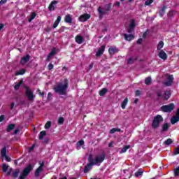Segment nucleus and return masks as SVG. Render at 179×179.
<instances>
[{
    "instance_id": "nucleus-5",
    "label": "nucleus",
    "mask_w": 179,
    "mask_h": 179,
    "mask_svg": "<svg viewBox=\"0 0 179 179\" xmlns=\"http://www.w3.org/2000/svg\"><path fill=\"white\" fill-rule=\"evenodd\" d=\"M176 108L173 103H171L169 105H164L160 108V111L163 113H171L173 110Z\"/></svg>"
},
{
    "instance_id": "nucleus-16",
    "label": "nucleus",
    "mask_w": 179,
    "mask_h": 179,
    "mask_svg": "<svg viewBox=\"0 0 179 179\" xmlns=\"http://www.w3.org/2000/svg\"><path fill=\"white\" fill-rule=\"evenodd\" d=\"M62 18V17H61V15L57 16V20L53 23V25H52L53 29H57V27H58V25L59 24V22H61Z\"/></svg>"
},
{
    "instance_id": "nucleus-57",
    "label": "nucleus",
    "mask_w": 179,
    "mask_h": 179,
    "mask_svg": "<svg viewBox=\"0 0 179 179\" xmlns=\"http://www.w3.org/2000/svg\"><path fill=\"white\" fill-rule=\"evenodd\" d=\"M94 65V63H91V64L89 65V71H90L91 69H93Z\"/></svg>"
},
{
    "instance_id": "nucleus-21",
    "label": "nucleus",
    "mask_w": 179,
    "mask_h": 179,
    "mask_svg": "<svg viewBox=\"0 0 179 179\" xmlns=\"http://www.w3.org/2000/svg\"><path fill=\"white\" fill-rule=\"evenodd\" d=\"M166 9H167V6H163L162 9L159 10V13L161 17H163V16H164V13H166Z\"/></svg>"
},
{
    "instance_id": "nucleus-38",
    "label": "nucleus",
    "mask_w": 179,
    "mask_h": 179,
    "mask_svg": "<svg viewBox=\"0 0 179 179\" xmlns=\"http://www.w3.org/2000/svg\"><path fill=\"white\" fill-rule=\"evenodd\" d=\"M36 16H37V14L35 12L32 13L30 15V17L28 19V22H31V20H33Z\"/></svg>"
},
{
    "instance_id": "nucleus-2",
    "label": "nucleus",
    "mask_w": 179,
    "mask_h": 179,
    "mask_svg": "<svg viewBox=\"0 0 179 179\" xmlns=\"http://www.w3.org/2000/svg\"><path fill=\"white\" fill-rule=\"evenodd\" d=\"M68 87H69V80L67 78H64L62 82L59 83L53 88V90L55 93L60 94V96H66Z\"/></svg>"
},
{
    "instance_id": "nucleus-54",
    "label": "nucleus",
    "mask_w": 179,
    "mask_h": 179,
    "mask_svg": "<svg viewBox=\"0 0 179 179\" xmlns=\"http://www.w3.org/2000/svg\"><path fill=\"white\" fill-rule=\"evenodd\" d=\"M36 147L35 144H33L31 147L29 148V152H31L32 150H34V148Z\"/></svg>"
},
{
    "instance_id": "nucleus-55",
    "label": "nucleus",
    "mask_w": 179,
    "mask_h": 179,
    "mask_svg": "<svg viewBox=\"0 0 179 179\" xmlns=\"http://www.w3.org/2000/svg\"><path fill=\"white\" fill-rule=\"evenodd\" d=\"M142 41H143V39L142 38H140L137 40L136 43L137 44H142Z\"/></svg>"
},
{
    "instance_id": "nucleus-31",
    "label": "nucleus",
    "mask_w": 179,
    "mask_h": 179,
    "mask_svg": "<svg viewBox=\"0 0 179 179\" xmlns=\"http://www.w3.org/2000/svg\"><path fill=\"white\" fill-rule=\"evenodd\" d=\"M107 92H108V90L107 88H103L99 91V96H104Z\"/></svg>"
},
{
    "instance_id": "nucleus-35",
    "label": "nucleus",
    "mask_w": 179,
    "mask_h": 179,
    "mask_svg": "<svg viewBox=\"0 0 179 179\" xmlns=\"http://www.w3.org/2000/svg\"><path fill=\"white\" fill-rule=\"evenodd\" d=\"M19 173H20V171L19 169H15V171L13 173V177L14 178H17V177H19Z\"/></svg>"
},
{
    "instance_id": "nucleus-18",
    "label": "nucleus",
    "mask_w": 179,
    "mask_h": 179,
    "mask_svg": "<svg viewBox=\"0 0 179 179\" xmlns=\"http://www.w3.org/2000/svg\"><path fill=\"white\" fill-rule=\"evenodd\" d=\"M171 96V91L166 90L164 92V100L166 101V100L169 99Z\"/></svg>"
},
{
    "instance_id": "nucleus-23",
    "label": "nucleus",
    "mask_w": 179,
    "mask_h": 179,
    "mask_svg": "<svg viewBox=\"0 0 179 179\" xmlns=\"http://www.w3.org/2000/svg\"><path fill=\"white\" fill-rule=\"evenodd\" d=\"M64 22L65 23H72V17L71 15H66L64 17Z\"/></svg>"
},
{
    "instance_id": "nucleus-46",
    "label": "nucleus",
    "mask_w": 179,
    "mask_h": 179,
    "mask_svg": "<svg viewBox=\"0 0 179 179\" xmlns=\"http://www.w3.org/2000/svg\"><path fill=\"white\" fill-rule=\"evenodd\" d=\"M151 3H153V0H147L145 2V5H146L147 6H149V5H151Z\"/></svg>"
},
{
    "instance_id": "nucleus-41",
    "label": "nucleus",
    "mask_w": 179,
    "mask_h": 179,
    "mask_svg": "<svg viewBox=\"0 0 179 179\" xmlns=\"http://www.w3.org/2000/svg\"><path fill=\"white\" fill-rule=\"evenodd\" d=\"M64 121H65V119H64V117H60L58 119V124L59 125H62V124H64Z\"/></svg>"
},
{
    "instance_id": "nucleus-3",
    "label": "nucleus",
    "mask_w": 179,
    "mask_h": 179,
    "mask_svg": "<svg viewBox=\"0 0 179 179\" xmlns=\"http://www.w3.org/2000/svg\"><path fill=\"white\" fill-rule=\"evenodd\" d=\"M111 6H113V3H109L108 4H106L103 8H101V6H99L97 9L98 13L99 14V17H101V16H104V15H108V12L111 10Z\"/></svg>"
},
{
    "instance_id": "nucleus-50",
    "label": "nucleus",
    "mask_w": 179,
    "mask_h": 179,
    "mask_svg": "<svg viewBox=\"0 0 179 179\" xmlns=\"http://www.w3.org/2000/svg\"><path fill=\"white\" fill-rule=\"evenodd\" d=\"M168 16H169V17H173V16H174V11H173V10L169 11L168 13Z\"/></svg>"
},
{
    "instance_id": "nucleus-8",
    "label": "nucleus",
    "mask_w": 179,
    "mask_h": 179,
    "mask_svg": "<svg viewBox=\"0 0 179 179\" xmlns=\"http://www.w3.org/2000/svg\"><path fill=\"white\" fill-rule=\"evenodd\" d=\"M34 168V166L33 165H31V164H29L27 167H25L24 169V170L22 171V173L24 174V176H29V174H30V171H31V170H33V169Z\"/></svg>"
},
{
    "instance_id": "nucleus-60",
    "label": "nucleus",
    "mask_w": 179,
    "mask_h": 179,
    "mask_svg": "<svg viewBox=\"0 0 179 179\" xmlns=\"http://www.w3.org/2000/svg\"><path fill=\"white\" fill-rule=\"evenodd\" d=\"M148 36V31H145L143 34V38H146V36Z\"/></svg>"
},
{
    "instance_id": "nucleus-51",
    "label": "nucleus",
    "mask_w": 179,
    "mask_h": 179,
    "mask_svg": "<svg viewBox=\"0 0 179 179\" xmlns=\"http://www.w3.org/2000/svg\"><path fill=\"white\" fill-rule=\"evenodd\" d=\"M173 153L175 155H179V147L176 148L174 151Z\"/></svg>"
},
{
    "instance_id": "nucleus-44",
    "label": "nucleus",
    "mask_w": 179,
    "mask_h": 179,
    "mask_svg": "<svg viewBox=\"0 0 179 179\" xmlns=\"http://www.w3.org/2000/svg\"><path fill=\"white\" fill-rule=\"evenodd\" d=\"M83 145H85V141H83V140H80V141L77 143V145H78V146H83Z\"/></svg>"
},
{
    "instance_id": "nucleus-37",
    "label": "nucleus",
    "mask_w": 179,
    "mask_h": 179,
    "mask_svg": "<svg viewBox=\"0 0 179 179\" xmlns=\"http://www.w3.org/2000/svg\"><path fill=\"white\" fill-rule=\"evenodd\" d=\"M115 132H121V129L113 128L110 131V134H115Z\"/></svg>"
},
{
    "instance_id": "nucleus-52",
    "label": "nucleus",
    "mask_w": 179,
    "mask_h": 179,
    "mask_svg": "<svg viewBox=\"0 0 179 179\" xmlns=\"http://www.w3.org/2000/svg\"><path fill=\"white\" fill-rule=\"evenodd\" d=\"M135 59H132V57H130L128 61H127V64H134Z\"/></svg>"
},
{
    "instance_id": "nucleus-25",
    "label": "nucleus",
    "mask_w": 179,
    "mask_h": 179,
    "mask_svg": "<svg viewBox=\"0 0 179 179\" xmlns=\"http://www.w3.org/2000/svg\"><path fill=\"white\" fill-rule=\"evenodd\" d=\"M24 73H26V69H22L20 71H16L15 75V76H19V75H24Z\"/></svg>"
},
{
    "instance_id": "nucleus-10",
    "label": "nucleus",
    "mask_w": 179,
    "mask_h": 179,
    "mask_svg": "<svg viewBox=\"0 0 179 179\" xmlns=\"http://www.w3.org/2000/svg\"><path fill=\"white\" fill-rule=\"evenodd\" d=\"M43 167H44V162L41 163L39 167L35 171V177H38L40 176V173H42L43 171Z\"/></svg>"
},
{
    "instance_id": "nucleus-53",
    "label": "nucleus",
    "mask_w": 179,
    "mask_h": 179,
    "mask_svg": "<svg viewBox=\"0 0 179 179\" xmlns=\"http://www.w3.org/2000/svg\"><path fill=\"white\" fill-rule=\"evenodd\" d=\"M26 177H27V176L22 173L19 177V179H25Z\"/></svg>"
},
{
    "instance_id": "nucleus-64",
    "label": "nucleus",
    "mask_w": 179,
    "mask_h": 179,
    "mask_svg": "<svg viewBox=\"0 0 179 179\" xmlns=\"http://www.w3.org/2000/svg\"><path fill=\"white\" fill-rule=\"evenodd\" d=\"M4 26L5 25L3 24H0V31L3 29Z\"/></svg>"
},
{
    "instance_id": "nucleus-22",
    "label": "nucleus",
    "mask_w": 179,
    "mask_h": 179,
    "mask_svg": "<svg viewBox=\"0 0 179 179\" xmlns=\"http://www.w3.org/2000/svg\"><path fill=\"white\" fill-rule=\"evenodd\" d=\"M170 128V125L169 123H164L162 125V129L161 130V132H166V131H169V129Z\"/></svg>"
},
{
    "instance_id": "nucleus-30",
    "label": "nucleus",
    "mask_w": 179,
    "mask_h": 179,
    "mask_svg": "<svg viewBox=\"0 0 179 179\" xmlns=\"http://www.w3.org/2000/svg\"><path fill=\"white\" fill-rule=\"evenodd\" d=\"M128 149H131V145H124L122 148V150L120 151V153H125Z\"/></svg>"
},
{
    "instance_id": "nucleus-24",
    "label": "nucleus",
    "mask_w": 179,
    "mask_h": 179,
    "mask_svg": "<svg viewBox=\"0 0 179 179\" xmlns=\"http://www.w3.org/2000/svg\"><path fill=\"white\" fill-rule=\"evenodd\" d=\"M179 121V117L177 116H173L171 119V124H172V125H174V124H177V122H178Z\"/></svg>"
},
{
    "instance_id": "nucleus-49",
    "label": "nucleus",
    "mask_w": 179,
    "mask_h": 179,
    "mask_svg": "<svg viewBox=\"0 0 179 179\" xmlns=\"http://www.w3.org/2000/svg\"><path fill=\"white\" fill-rule=\"evenodd\" d=\"M155 93H156L158 98L163 97V95L162 94V92L157 91Z\"/></svg>"
},
{
    "instance_id": "nucleus-26",
    "label": "nucleus",
    "mask_w": 179,
    "mask_h": 179,
    "mask_svg": "<svg viewBox=\"0 0 179 179\" xmlns=\"http://www.w3.org/2000/svg\"><path fill=\"white\" fill-rule=\"evenodd\" d=\"M127 104H128V98H125L124 101L122 102L121 107L122 110H125V108L127 107Z\"/></svg>"
},
{
    "instance_id": "nucleus-29",
    "label": "nucleus",
    "mask_w": 179,
    "mask_h": 179,
    "mask_svg": "<svg viewBox=\"0 0 179 179\" xmlns=\"http://www.w3.org/2000/svg\"><path fill=\"white\" fill-rule=\"evenodd\" d=\"M45 135H47V132L45 131H41L39 134L40 141H43V139H44V136H45Z\"/></svg>"
},
{
    "instance_id": "nucleus-6",
    "label": "nucleus",
    "mask_w": 179,
    "mask_h": 179,
    "mask_svg": "<svg viewBox=\"0 0 179 179\" xmlns=\"http://www.w3.org/2000/svg\"><path fill=\"white\" fill-rule=\"evenodd\" d=\"M24 89H25V94L28 100L29 101H33V100H34V94L33 93V92H31V90H30V88H29V87L25 86Z\"/></svg>"
},
{
    "instance_id": "nucleus-56",
    "label": "nucleus",
    "mask_w": 179,
    "mask_h": 179,
    "mask_svg": "<svg viewBox=\"0 0 179 179\" xmlns=\"http://www.w3.org/2000/svg\"><path fill=\"white\" fill-rule=\"evenodd\" d=\"M3 157H5L6 162H11V160H12V159H11L10 157H8V155H6V156Z\"/></svg>"
},
{
    "instance_id": "nucleus-17",
    "label": "nucleus",
    "mask_w": 179,
    "mask_h": 179,
    "mask_svg": "<svg viewBox=\"0 0 179 179\" xmlns=\"http://www.w3.org/2000/svg\"><path fill=\"white\" fill-rule=\"evenodd\" d=\"M158 56L161 58V59H164V61H165V59H167V54L166 53V52H164V50H161Z\"/></svg>"
},
{
    "instance_id": "nucleus-42",
    "label": "nucleus",
    "mask_w": 179,
    "mask_h": 179,
    "mask_svg": "<svg viewBox=\"0 0 179 179\" xmlns=\"http://www.w3.org/2000/svg\"><path fill=\"white\" fill-rule=\"evenodd\" d=\"M51 124H52L51 121H48L46 122V124H45V129H48L49 128H50L51 127Z\"/></svg>"
},
{
    "instance_id": "nucleus-19",
    "label": "nucleus",
    "mask_w": 179,
    "mask_h": 179,
    "mask_svg": "<svg viewBox=\"0 0 179 179\" xmlns=\"http://www.w3.org/2000/svg\"><path fill=\"white\" fill-rule=\"evenodd\" d=\"M124 40H127V41H131V40H134L135 38V36L132 34H124Z\"/></svg>"
},
{
    "instance_id": "nucleus-63",
    "label": "nucleus",
    "mask_w": 179,
    "mask_h": 179,
    "mask_svg": "<svg viewBox=\"0 0 179 179\" xmlns=\"http://www.w3.org/2000/svg\"><path fill=\"white\" fill-rule=\"evenodd\" d=\"M13 107H15V103L13 102L10 105V110H13Z\"/></svg>"
},
{
    "instance_id": "nucleus-47",
    "label": "nucleus",
    "mask_w": 179,
    "mask_h": 179,
    "mask_svg": "<svg viewBox=\"0 0 179 179\" xmlns=\"http://www.w3.org/2000/svg\"><path fill=\"white\" fill-rule=\"evenodd\" d=\"M48 71H51L52 69H54V64L52 63H50L48 66Z\"/></svg>"
},
{
    "instance_id": "nucleus-27",
    "label": "nucleus",
    "mask_w": 179,
    "mask_h": 179,
    "mask_svg": "<svg viewBox=\"0 0 179 179\" xmlns=\"http://www.w3.org/2000/svg\"><path fill=\"white\" fill-rule=\"evenodd\" d=\"M57 54V49L55 48H53L52 49V51L48 54V58H51V57H53V55H55Z\"/></svg>"
},
{
    "instance_id": "nucleus-7",
    "label": "nucleus",
    "mask_w": 179,
    "mask_h": 179,
    "mask_svg": "<svg viewBox=\"0 0 179 179\" xmlns=\"http://www.w3.org/2000/svg\"><path fill=\"white\" fill-rule=\"evenodd\" d=\"M136 27V23L135 22L134 19H131L130 20V24L127 28V33L129 34H132L134 31H135V28Z\"/></svg>"
},
{
    "instance_id": "nucleus-58",
    "label": "nucleus",
    "mask_w": 179,
    "mask_h": 179,
    "mask_svg": "<svg viewBox=\"0 0 179 179\" xmlns=\"http://www.w3.org/2000/svg\"><path fill=\"white\" fill-rule=\"evenodd\" d=\"M3 120H5V115H1L0 116V122H2V121H3Z\"/></svg>"
},
{
    "instance_id": "nucleus-59",
    "label": "nucleus",
    "mask_w": 179,
    "mask_h": 179,
    "mask_svg": "<svg viewBox=\"0 0 179 179\" xmlns=\"http://www.w3.org/2000/svg\"><path fill=\"white\" fill-rule=\"evenodd\" d=\"M6 2H8V0H1L0 5H3V3H6Z\"/></svg>"
},
{
    "instance_id": "nucleus-61",
    "label": "nucleus",
    "mask_w": 179,
    "mask_h": 179,
    "mask_svg": "<svg viewBox=\"0 0 179 179\" xmlns=\"http://www.w3.org/2000/svg\"><path fill=\"white\" fill-rule=\"evenodd\" d=\"M175 117H178L179 118V108L177 109Z\"/></svg>"
},
{
    "instance_id": "nucleus-45",
    "label": "nucleus",
    "mask_w": 179,
    "mask_h": 179,
    "mask_svg": "<svg viewBox=\"0 0 179 179\" xmlns=\"http://www.w3.org/2000/svg\"><path fill=\"white\" fill-rule=\"evenodd\" d=\"M36 92H37V93L39 94V96L41 97H44L45 93L44 92H41V90L40 89H38Z\"/></svg>"
},
{
    "instance_id": "nucleus-32",
    "label": "nucleus",
    "mask_w": 179,
    "mask_h": 179,
    "mask_svg": "<svg viewBox=\"0 0 179 179\" xmlns=\"http://www.w3.org/2000/svg\"><path fill=\"white\" fill-rule=\"evenodd\" d=\"M23 85V80L20 81L19 83H16L14 86L15 90H18L19 87Z\"/></svg>"
},
{
    "instance_id": "nucleus-9",
    "label": "nucleus",
    "mask_w": 179,
    "mask_h": 179,
    "mask_svg": "<svg viewBox=\"0 0 179 179\" xmlns=\"http://www.w3.org/2000/svg\"><path fill=\"white\" fill-rule=\"evenodd\" d=\"M91 15L90 14L85 13L83 15H81L79 17L80 22H87L89 19H90Z\"/></svg>"
},
{
    "instance_id": "nucleus-34",
    "label": "nucleus",
    "mask_w": 179,
    "mask_h": 179,
    "mask_svg": "<svg viewBox=\"0 0 179 179\" xmlns=\"http://www.w3.org/2000/svg\"><path fill=\"white\" fill-rule=\"evenodd\" d=\"M164 47V42H163L162 41H160L158 43L157 45V50L158 51H160V50H162V48Z\"/></svg>"
},
{
    "instance_id": "nucleus-40",
    "label": "nucleus",
    "mask_w": 179,
    "mask_h": 179,
    "mask_svg": "<svg viewBox=\"0 0 179 179\" xmlns=\"http://www.w3.org/2000/svg\"><path fill=\"white\" fill-rule=\"evenodd\" d=\"M8 169H9V166L6 165V164H3L2 167L3 173H6Z\"/></svg>"
},
{
    "instance_id": "nucleus-36",
    "label": "nucleus",
    "mask_w": 179,
    "mask_h": 179,
    "mask_svg": "<svg viewBox=\"0 0 179 179\" xmlns=\"http://www.w3.org/2000/svg\"><path fill=\"white\" fill-rule=\"evenodd\" d=\"M145 85H147L148 86L149 85H150L152 83V78L150 77H147L145 79Z\"/></svg>"
},
{
    "instance_id": "nucleus-15",
    "label": "nucleus",
    "mask_w": 179,
    "mask_h": 179,
    "mask_svg": "<svg viewBox=\"0 0 179 179\" xmlns=\"http://www.w3.org/2000/svg\"><path fill=\"white\" fill-rule=\"evenodd\" d=\"M75 40H76V43H77V44H82L83 43V41H85L83 36H82L80 35H77L75 38Z\"/></svg>"
},
{
    "instance_id": "nucleus-13",
    "label": "nucleus",
    "mask_w": 179,
    "mask_h": 179,
    "mask_svg": "<svg viewBox=\"0 0 179 179\" xmlns=\"http://www.w3.org/2000/svg\"><path fill=\"white\" fill-rule=\"evenodd\" d=\"M57 3H58V1L54 0L51 1V3L48 6V9L50 12H52V10H55V5H57Z\"/></svg>"
},
{
    "instance_id": "nucleus-14",
    "label": "nucleus",
    "mask_w": 179,
    "mask_h": 179,
    "mask_svg": "<svg viewBox=\"0 0 179 179\" xmlns=\"http://www.w3.org/2000/svg\"><path fill=\"white\" fill-rule=\"evenodd\" d=\"M174 80V77L173 75H170L167 77V81L165 83L166 86H171L173 85V81Z\"/></svg>"
},
{
    "instance_id": "nucleus-11",
    "label": "nucleus",
    "mask_w": 179,
    "mask_h": 179,
    "mask_svg": "<svg viewBox=\"0 0 179 179\" xmlns=\"http://www.w3.org/2000/svg\"><path fill=\"white\" fill-rule=\"evenodd\" d=\"M104 50H106V45H102L96 52V57H101V55H103V54L104 53Z\"/></svg>"
},
{
    "instance_id": "nucleus-4",
    "label": "nucleus",
    "mask_w": 179,
    "mask_h": 179,
    "mask_svg": "<svg viewBox=\"0 0 179 179\" xmlns=\"http://www.w3.org/2000/svg\"><path fill=\"white\" fill-rule=\"evenodd\" d=\"M161 122H163V117L160 115H157V116L154 117L152 123V127L154 129H156V128H159Z\"/></svg>"
},
{
    "instance_id": "nucleus-28",
    "label": "nucleus",
    "mask_w": 179,
    "mask_h": 179,
    "mask_svg": "<svg viewBox=\"0 0 179 179\" xmlns=\"http://www.w3.org/2000/svg\"><path fill=\"white\" fill-rule=\"evenodd\" d=\"M15 127L16 125L15 124H8L6 129L7 132H10Z\"/></svg>"
},
{
    "instance_id": "nucleus-43",
    "label": "nucleus",
    "mask_w": 179,
    "mask_h": 179,
    "mask_svg": "<svg viewBox=\"0 0 179 179\" xmlns=\"http://www.w3.org/2000/svg\"><path fill=\"white\" fill-rule=\"evenodd\" d=\"M143 174V171H138L135 173V176L136 177H140V176H142Z\"/></svg>"
},
{
    "instance_id": "nucleus-1",
    "label": "nucleus",
    "mask_w": 179,
    "mask_h": 179,
    "mask_svg": "<svg viewBox=\"0 0 179 179\" xmlns=\"http://www.w3.org/2000/svg\"><path fill=\"white\" fill-rule=\"evenodd\" d=\"M88 163L84 167V173H87L90 170L93 168V166H100L101 163L106 160V153L102 152L101 155H97L95 157L94 159H93V155L90 154L87 158Z\"/></svg>"
},
{
    "instance_id": "nucleus-62",
    "label": "nucleus",
    "mask_w": 179,
    "mask_h": 179,
    "mask_svg": "<svg viewBox=\"0 0 179 179\" xmlns=\"http://www.w3.org/2000/svg\"><path fill=\"white\" fill-rule=\"evenodd\" d=\"M114 5H115V6H120V5H121V3H120V1H116V2L114 3Z\"/></svg>"
},
{
    "instance_id": "nucleus-48",
    "label": "nucleus",
    "mask_w": 179,
    "mask_h": 179,
    "mask_svg": "<svg viewBox=\"0 0 179 179\" xmlns=\"http://www.w3.org/2000/svg\"><path fill=\"white\" fill-rule=\"evenodd\" d=\"M135 94H136V96H141V94H142V91H141V90H136V92H135Z\"/></svg>"
},
{
    "instance_id": "nucleus-39",
    "label": "nucleus",
    "mask_w": 179,
    "mask_h": 179,
    "mask_svg": "<svg viewBox=\"0 0 179 179\" xmlns=\"http://www.w3.org/2000/svg\"><path fill=\"white\" fill-rule=\"evenodd\" d=\"M164 145H171V143H173V139L168 138L166 141L164 142Z\"/></svg>"
},
{
    "instance_id": "nucleus-33",
    "label": "nucleus",
    "mask_w": 179,
    "mask_h": 179,
    "mask_svg": "<svg viewBox=\"0 0 179 179\" xmlns=\"http://www.w3.org/2000/svg\"><path fill=\"white\" fill-rule=\"evenodd\" d=\"M1 157H4L6 155V146H4L1 150Z\"/></svg>"
},
{
    "instance_id": "nucleus-12",
    "label": "nucleus",
    "mask_w": 179,
    "mask_h": 179,
    "mask_svg": "<svg viewBox=\"0 0 179 179\" xmlns=\"http://www.w3.org/2000/svg\"><path fill=\"white\" fill-rule=\"evenodd\" d=\"M28 61H30V55H27L21 59L20 64L21 65H24L25 64H27Z\"/></svg>"
},
{
    "instance_id": "nucleus-20",
    "label": "nucleus",
    "mask_w": 179,
    "mask_h": 179,
    "mask_svg": "<svg viewBox=\"0 0 179 179\" xmlns=\"http://www.w3.org/2000/svg\"><path fill=\"white\" fill-rule=\"evenodd\" d=\"M108 52L110 55H114L115 52H118V49L117 48L110 47L108 49Z\"/></svg>"
}]
</instances>
